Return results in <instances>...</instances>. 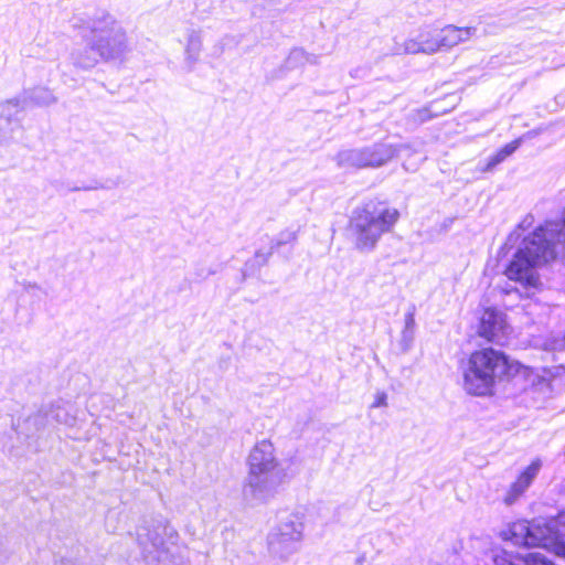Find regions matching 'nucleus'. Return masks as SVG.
Returning a JSON list of instances; mask_svg holds the SVG:
<instances>
[{"label":"nucleus","mask_w":565,"mask_h":565,"mask_svg":"<svg viewBox=\"0 0 565 565\" xmlns=\"http://www.w3.org/2000/svg\"><path fill=\"white\" fill-rule=\"evenodd\" d=\"M565 250V211L559 222H546L529 234L505 268V276L523 287H537V268Z\"/></svg>","instance_id":"nucleus-1"},{"label":"nucleus","mask_w":565,"mask_h":565,"mask_svg":"<svg viewBox=\"0 0 565 565\" xmlns=\"http://www.w3.org/2000/svg\"><path fill=\"white\" fill-rule=\"evenodd\" d=\"M524 366L494 349L478 350L468 359L463 371V387L472 395L484 396L492 392L498 380L516 376Z\"/></svg>","instance_id":"nucleus-2"},{"label":"nucleus","mask_w":565,"mask_h":565,"mask_svg":"<svg viewBox=\"0 0 565 565\" xmlns=\"http://www.w3.org/2000/svg\"><path fill=\"white\" fill-rule=\"evenodd\" d=\"M399 218L395 207L366 205L356 210L350 221V235L356 249L372 250L384 233L392 231Z\"/></svg>","instance_id":"nucleus-3"},{"label":"nucleus","mask_w":565,"mask_h":565,"mask_svg":"<svg viewBox=\"0 0 565 565\" xmlns=\"http://www.w3.org/2000/svg\"><path fill=\"white\" fill-rule=\"evenodd\" d=\"M507 535L515 545L542 546L565 557V512L544 523L516 521L510 525Z\"/></svg>","instance_id":"nucleus-4"},{"label":"nucleus","mask_w":565,"mask_h":565,"mask_svg":"<svg viewBox=\"0 0 565 565\" xmlns=\"http://www.w3.org/2000/svg\"><path fill=\"white\" fill-rule=\"evenodd\" d=\"M89 44L104 61L120 58L128 51L125 31L109 18L95 23L92 28Z\"/></svg>","instance_id":"nucleus-5"},{"label":"nucleus","mask_w":565,"mask_h":565,"mask_svg":"<svg viewBox=\"0 0 565 565\" xmlns=\"http://www.w3.org/2000/svg\"><path fill=\"white\" fill-rule=\"evenodd\" d=\"M303 537V524L295 515L281 520L267 536V548L270 557L286 562L298 550Z\"/></svg>","instance_id":"nucleus-6"},{"label":"nucleus","mask_w":565,"mask_h":565,"mask_svg":"<svg viewBox=\"0 0 565 565\" xmlns=\"http://www.w3.org/2000/svg\"><path fill=\"white\" fill-rule=\"evenodd\" d=\"M398 153V148L391 143H375L361 149L343 150L338 153L337 162L341 168H380Z\"/></svg>","instance_id":"nucleus-7"},{"label":"nucleus","mask_w":565,"mask_h":565,"mask_svg":"<svg viewBox=\"0 0 565 565\" xmlns=\"http://www.w3.org/2000/svg\"><path fill=\"white\" fill-rule=\"evenodd\" d=\"M285 476L284 468L248 470L244 493L255 501L264 502L275 494Z\"/></svg>","instance_id":"nucleus-8"},{"label":"nucleus","mask_w":565,"mask_h":565,"mask_svg":"<svg viewBox=\"0 0 565 565\" xmlns=\"http://www.w3.org/2000/svg\"><path fill=\"white\" fill-rule=\"evenodd\" d=\"M441 52L439 29L433 25H424L418 33L397 44V54H426L434 55Z\"/></svg>","instance_id":"nucleus-9"},{"label":"nucleus","mask_w":565,"mask_h":565,"mask_svg":"<svg viewBox=\"0 0 565 565\" xmlns=\"http://www.w3.org/2000/svg\"><path fill=\"white\" fill-rule=\"evenodd\" d=\"M478 333L490 342L503 344L510 333L505 315L493 308L486 309L480 318Z\"/></svg>","instance_id":"nucleus-10"},{"label":"nucleus","mask_w":565,"mask_h":565,"mask_svg":"<svg viewBox=\"0 0 565 565\" xmlns=\"http://www.w3.org/2000/svg\"><path fill=\"white\" fill-rule=\"evenodd\" d=\"M247 468L248 470L282 468L270 440L263 439L254 445L247 457Z\"/></svg>","instance_id":"nucleus-11"},{"label":"nucleus","mask_w":565,"mask_h":565,"mask_svg":"<svg viewBox=\"0 0 565 565\" xmlns=\"http://www.w3.org/2000/svg\"><path fill=\"white\" fill-rule=\"evenodd\" d=\"M476 34V26L444 25L439 29L441 52H448L460 44L471 41Z\"/></svg>","instance_id":"nucleus-12"},{"label":"nucleus","mask_w":565,"mask_h":565,"mask_svg":"<svg viewBox=\"0 0 565 565\" xmlns=\"http://www.w3.org/2000/svg\"><path fill=\"white\" fill-rule=\"evenodd\" d=\"M542 461L540 459L533 460L513 482L504 497V503L508 505L513 504L531 486L541 470Z\"/></svg>","instance_id":"nucleus-13"},{"label":"nucleus","mask_w":565,"mask_h":565,"mask_svg":"<svg viewBox=\"0 0 565 565\" xmlns=\"http://www.w3.org/2000/svg\"><path fill=\"white\" fill-rule=\"evenodd\" d=\"M542 461L540 459L533 460L513 482L504 497V503L508 505L513 504L531 486L541 470Z\"/></svg>","instance_id":"nucleus-14"},{"label":"nucleus","mask_w":565,"mask_h":565,"mask_svg":"<svg viewBox=\"0 0 565 565\" xmlns=\"http://www.w3.org/2000/svg\"><path fill=\"white\" fill-rule=\"evenodd\" d=\"M98 57L99 55L96 50H92L89 35L86 36V45L73 53L74 64L84 70L94 67L98 63Z\"/></svg>","instance_id":"nucleus-15"},{"label":"nucleus","mask_w":565,"mask_h":565,"mask_svg":"<svg viewBox=\"0 0 565 565\" xmlns=\"http://www.w3.org/2000/svg\"><path fill=\"white\" fill-rule=\"evenodd\" d=\"M202 49V40L199 33L192 32L189 35L188 43L185 46V61L190 67H192L200 57Z\"/></svg>","instance_id":"nucleus-16"},{"label":"nucleus","mask_w":565,"mask_h":565,"mask_svg":"<svg viewBox=\"0 0 565 565\" xmlns=\"http://www.w3.org/2000/svg\"><path fill=\"white\" fill-rule=\"evenodd\" d=\"M19 106V102L15 99L0 104V127L2 126V121L7 126L9 125V117L18 113Z\"/></svg>","instance_id":"nucleus-17"},{"label":"nucleus","mask_w":565,"mask_h":565,"mask_svg":"<svg viewBox=\"0 0 565 565\" xmlns=\"http://www.w3.org/2000/svg\"><path fill=\"white\" fill-rule=\"evenodd\" d=\"M523 562L525 565H554L544 554L534 552L524 556Z\"/></svg>","instance_id":"nucleus-18"},{"label":"nucleus","mask_w":565,"mask_h":565,"mask_svg":"<svg viewBox=\"0 0 565 565\" xmlns=\"http://www.w3.org/2000/svg\"><path fill=\"white\" fill-rule=\"evenodd\" d=\"M387 406V394L379 391L374 394V399L371 404V408H382Z\"/></svg>","instance_id":"nucleus-19"},{"label":"nucleus","mask_w":565,"mask_h":565,"mask_svg":"<svg viewBox=\"0 0 565 565\" xmlns=\"http://www.w3.org/2000/svg\"><path fill=\"white\" fill-rule=\"evenodd\" d=\"M296 233L292 231L281 232L279 238L277 239L276 246H280L282 244H289L296 241Z\"/></svg>","instance_id":"nucleus-20"},{"label":"nucleus","mask_w":565,"mask_h":565,"mask_svg":"<svg viewBox=\"0 0 565 565\" xmlns=\"http://www.w3.org/2000/svg\"><path fill=\"white\" fill-rule=\"evenodd\" d=\"M522 138L515 139L510 143L505 145L500 151L503 153L505 158L511 156L521 145Z\"/></svg>","instance_id":"nucleus-21"},{"label":"nucleus","mask_w":565,"mask_h":565,"mask_svg":"<svg viewBox=\"0 0 565 565\" xmlns=\"http://www.w3.org/2000/svg\"><path fill=\"white\" fill-rule=\"evenodd\" d=\"M505 159V157L503 156V153L499 150L489 161L488 166L489 167H494L497 164H499L500 162H502L503 160Z\"/></svg>","instance_id":"nucleus-22"},{"label":"nucleus","mask_w":565,"mask_h":565,"mask_svg":"<svg viewBox=\"0 0 565 565\" xmlns=\"http://www.w3.org/2000/svg\"><path fill=\"white\" fill-rule=\"evenodd\" d=\"M57 420L65 424V425H68V426H73L74 423H75V417L74 416H68V415H65L64 418H62L60 416V414H57Z\"/></svg>","instance_id":"nucleus-23"},{"label":"nucleus","mask_w":565,"mask_h":565,"mask_svg":"<svg viewBox=\"0 0 565 565\" xmlns=\"http://www.w3.org/2000/svg\"><path fill=\"white\" fill-rule=\"evenodd\" d=\"M415 324V319L413 313H407L405 317V327L406 329H412Z\"/></svg>","instance_id":"nucleus-24"}]
</instances>
